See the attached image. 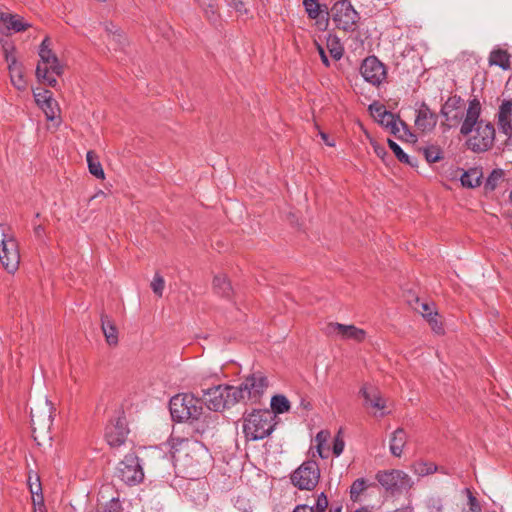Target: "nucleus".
<instances>
[{
    "mask_svg": "<svg viewBox=\"0 0 512 512\" xmlns=\"http://www.w3.org/2000/svg\"><path fill=\"white\" fill-rule=\"evenodd\" d=\"M228 5L236 11L241 12L244 9V3L241 0H226Z\"/></svg>",
    "mask_w": 512,
    "mask_h": 512,
    "instance_id": "53",
    "label": "nucleus"
},
{
    "mask_svg": "<svg viewBox=\"0 0 512 512\" xmlns=\"http://www.w3.org/2000/svg\"><path fill=\"white\" fill-rule=\"evenodd\" d=\"M101 328L105 336L106 342L111 346L117 345L118 330L112 319L105 314L101 315Z\"/></svg>",
    "mask_w": 512,
    "mask_h": 512,
    "instance_id": "24",
    "label": "nucleus"
},
{
    "mask_svg": "<svg viewBox=\"0 0 512 512\" xmlns=\"http://www.w3.org/2000/svg\"><path fill=\"white\" fill-rule=\"evenodd\" d=\"M0 262L9 273H14L20 263L18 241L11 226L0 224Z\"/></svg>",
    "mask_w": 512,
    "mask_h": 512,
    "instance_id": "5",
    "label": "nucleus"
},
{
    "mask_svg": "<svg viewBox=\"0 0 512 512\" xmlns=\"http://www.w3.org/2000/svg\"><path fill=\"white\" fill-rule=\"evenodd\" d=\"M401 135H404V138L402 140L411 141V142L416 140L415 135L410 132L408 126H407V131L401 130Z\"/></svg>",
    "mask_w": 512,
    "mask_h": 512,
    "instance_id": "58",
    "label": "nucleus"
},
{
    "mask_svg": "<svg viewBox=\"0 0 512 512\" xmlns=\"http://www.w3.org/2000/svg\"><path fill=\"white\" fill-rule=\"evenodd\" d=\"M117 475L128 485H136L143 480V467L135 453L125 455L124 459L118 465Z\"/></svg>",
    "mask_w": 512,
    "mask_h": 512,
    "instance_id": "11",
    "label": "nucleus"
},
{
    "mask_svg": "<svg viewBox=\"0 0 512 512\" xmlns=\"http://www.w3.org/2000/svg\"><path fill=\"white\" fill-rule=\"evenodd\" d=\"M10 80L12 85L20 91H23L27 87V82L24 78L23 64L18 60H13L12 64L8 65Z\"/></svg>",
    "mask_w": 512,
    "mask_h": 512,
    "instance_id": "21",
    "label": "nucleus"
},
{
    "mask_svg": "<svg viewBox=\"0 0 512 512\" xmlns=\"http://www.w3.org/2000/svg\"><path fill=\"white\" fill-rule=\"evenodd\" d=\"M328 436H329V433H328L327 431H320V432L316 435V441H317V443L324 444V443L327 441Z\"/></svg>",
    "mask_w": 512,
    "mask_h": 512,
    "instance_id": "56",
    "label": "nucleus"
},
{
    "mask_svg": "<svg viewBox=\"0 0 512 512\" xmlns=\"http://www.w3.org/2000/svg\"><path fill=\"white\" fill-rule=\"evenodd\" d=\"M275 415L268 409L253 410L243 416L242 431L247 441L268 437L274 430Z\"/></svg>",
    "mask_w": 512,
    "mask_h": 512,
    "instance_id": "2",
    "label": "nucleus"
},
{
    "mask_svg": "<svg viewBox=\"0 0 512 512\" xmlns=\"http://www.w3.org/2000/svg\"><path fill=\"white\" fill-rule=\"evenodd\" d=\"M303 6L305 8L308 17L311 19H319V17L324 14L325 26L328 23L329 12L326 5L322 6L319 4L317 0H303Z\"/></svg>",
    "mask_w": 512,
    "mask_h": 512,
    "instance_id": "23",
    "label": "nucleus"
},
{
    "mask_svg": "<svg viewBox=\"0 0 512 512\" xmlns=\"http://www.w3.org/2000/svg\"><path fill=\"white\" fill-rule=\"evenodd\" d=\"M272 414H282L290 410V402L284 395H274L271 398Z\"/></svg>",
    "mask_w": 512,
    "mask_h": 512,
    "instance_id": "29",
    "label": "nucleus"
},
{
    "mask_svg": "<svg viewBox=\"0 0 512 512\" xmlns=\"http://www.w3.org/2000/svg\"><path fill=\"white\" fill-rule=\"evenodd\" d=\"M440 114L444 118L442 125L448 129L462 124L465 118L464 100L458 95L449 97L442 105Z\"/></svg>",
    "mask_w": 512,
    "mask_h": 512,
    "instance_id": "12",
    "label": "nucleus"
},
{
    "mask_svg": "<svg viewBox=\"0 0 512 512\" xmlns=\"http://www.w3.org/2000/svg\"><path fill=\"white\" fill-rule=\"evenodd\" d=\"M489 64L508 70L510 69V55L506 50L494 49L489 55Z\"/></svg>",
    "mask_w": 512,
    "mask_h": 512,
    "instance_id": "26",
    "label": "nucleus"
},
{
    "mask_svg": "<svg viewBox=\"0 0 512 512\" xmlns=\"http://www.w3.org/2000/svg\"><path fill=\"white\" fill-rule=\"evenodd\" d=\"M344 440L341 438L340 433L335 437L333 442V454L338 457L342 454L344 450Z\"/></svg>",
    "mask_w": 512,
    "mask_h": 512,
    "instance_id": "47",
    "label": "nucleus"
},
{
    "mask_svg": "<svg viewBox=\"0 0 512 512\" xmlns=\"http://www.w3.org/2000/svg\"><path fill=\"white\" fill-rule=\"evenodd\" d=\"M354 512H372L368 507H360L359 509L355 510Z\"/></svg>",
    "mask_w": 512,
    "mask_h": 512,
    "instance_id": "63",
    "label": "nucleus"
},
{
    "mask_svg": "<svg viewBox=\"0 0 512 512\" xmlns=\"http://www.w3.org/2000/svg\"><path fill=\"white\" fill-rule=\"evenodd\" d=\"M497 119H498V128L501 133L508 136L509 138L512 137V101L511 100H503L498 113H497Z\"/></svg>",
    "mask_w": 512,
    "mask_h": 512,
    "instance_id": "17",
    "label": "nucleus"
},
{
    "mask_svg": "<svg viewBox=\"0 0 512 512\" xmlns=\"http://www.w3.org/2000/svg\"><path fill=\"white\" fill-rule=\"evenodd\" d=\"M86 159L88 163L89 172L97 179H104L105 173L102 168V165L97 159V157L94 156L92 151L87 152Z\"/></svg>",
    "mask_w": 512,
    "mask_h": 512,
    "instance_id": "28",
    "label": "nucleus"
},
{
    "mask_svg": "<svg viewBox=\"0 0 512 512\" xmlns=\"http://www.w3.org/2000/svg\"><path fill=\"white\" fill-rule=\"evenodd\" d=\"M421 307H422L421 314L424 317H426L428 319L433 316L432 309L430 308V306L427 303H422Z\"/></svg>",
    "mask_w": 512,
    "mask_h": 512,
    "instance_id": "55",
    "label": "nucleus"
},
{
    "mask_svg": "<svg viewBox=\"0 0 512 512\" xmlns=\"http://www.w3.org/2000/svg\"><path fill=\"white\" fill-rule=\"evenodd\" d=\"M425 506L428 512H444L443 500L437 496L429 497Z\"/></svg>",
    "mask_w": 512,
    "mask_h": 512,
    "instance_id": "38",
    "label": "nucleus"
},
{
    "mask_svg": "<svg viewBox=\"0 0 512 512\" xmlns=\"http://www.w3.org/2000/svg\"><path fill=\"white\" fill-rule=\"evenodd\" d=\"M317 49H318V52H319V55H320V58H321V61L322 63L326 66V67H329L330 66V61H329V58L326 54V51L325 49L321 46V45H318L317 46Z\"/></svg>",
    "mask_w": 512,
    "mask_h": 512,
    "instance_id": "51",
    "label": "nucleus"
},
{
    "mask_svg": "<svg viewBox=\"0 0 512 512\" xmlns=\"http://www.w3.org/2000/svg\"><path fill=\"white\" fill-rule=\"evenodd\" d=\"M379 484L390 494H400L413 486L411 477L402 470L379 471L376 474Z\"/></svg>",
    "mask_w": 512,
    "mask_h": 512,
    "instance_id": "10",
    "label": "nucleus"
},
{
    "mask_svg": "<svg viewBox=\"0 0 512 512\" xmlns=\"http://www.w3.org/2000/svg\"><path fill=\"white\" fill-rule=\"evenodd\" d=\"M360 73L364 80L373 86L381 85L387 78L386 67L376 56H369L363 60Z\"/></svg>",
    "mask_w": 512,
    "mask_h": 512,
    "instance_id": "13",
    "label": "nucleus"
},
{
    "mask_svg": "<svg viewBox=\"0 0 512 512\" xmlns=\"http://www.w3.org/2000/svg\"><path fill=\"white\" fill-rule=\"evenodd\" d=\"M291 483L299 490H313L320 479L319 465L314 460L304 461L290 476Z\"/></svg>",
    "mask_w": 512,
    "mask_h": 512,
    "instance_id": "9",
    "label": "nucleus"
},
{
    "mask_svg": "<svg viewBox=\"0 0 512 512\" xmlns=\"http://www.w3.org/2000/svg\"><path fill=\"white\" fill-rule=\"evenodd\" d=\"M319 135H320L321 139L324 141V143L327 146H330V147H334L335 146V142L330 140V138H329L327 133L320 131Z\"/></svg>",
    "mask_w": 512,
    "mask_h": 512,
    "instance_id": "57",
    "label": "nucleus"
},
{
    "mask_svg": "<svg viewBox=\"0 0 512 512\" xmlns=\"http://www.w3.org/2000/svg\"><path fill=\"white\" fill-rule=\"evenodd\" d=\"M323 446H324V444L318 443L317 444V452L321 458H326L327 456L323 454Z\"/></svg>",
    "mask_w": 512,
    "mask_h": 512,
    "instance_id": "61",
    "label": "nucleus"
},
{
    "mask_svg": "<svg viewBox=\"0 0 512 512\" xmlns=\"http://www.w3.org/2000/svg\"><path fill=\"white\" fill-rule=\"evenodd\" d=\"M360 394L365 399V403L377 410H384L386 407V400L382 397L379 389L373 385L365 384Z\"/></svg>",
    "mask_w": 512,
    "mask_h": 512,
    "instance_id": "20",
    "label": "nucleus"
},
{
    "mask_svg": "<svg viewBox=\"0 0 512 512\" xmlns=\"http://www.w3.org/2000/svg\"><path fill=\"white\" fill-rule=\"evenodd\" d=\"M39 107L44 112L46 119L48 121L55 120L60 114L59 105L54 98H52L51 100H48V102H46L45 104H43Z\"/></svg>",
    "mask_w": 512,
    "mask_h": 512,
    "instance_id": "32",
    "label": "nucleus"
},
{
    "mask_svg": "<svg viewBox=\"0 0 512 512\" xmlns=\"http://www.w3.org/2000/svg\"><path fill=\"white\" fill-rule=\"evenodd\" d=\"M425 159L429 163H435L443 158L442 150L438 146H429L423 149Z\"/></svg>",
    "mask_w": 512,
    "mask_h": 512,
    "instance_id": "36",
    "label": "nucleus"
},
{
    "mask_svg": "<svg viewBox=\"0 0 512 512\" xmlns=\"http://www.w3.org/2000/svg\"><path fill=\"white\" fill-rule=\"evenodd\" d=\"M50 45L49 37H45L39 46L38 55L40 60L36 67V77L40 82L55 87L58 83L56 77L62 75L63 66Z\"/></svg>",
    "mask_w": 512,
    "mask_h": 512,
    "instance_id": "3",
    "label": "nucleus"
},
{
    "mask_svg": "<svg viewBox=\"0 0 512 512\" xmlns=\"http://www.w3.org/2000/svg\"><path fill=\"white\" fill-rule=\"evenodd\" d=\"M203 399L209 410L218 412L238 403L235 386L215 385L203 390Z\"/></svg>",
    "mask_w": 512,
    "mask_h": 512,
    "instance_id": "6",
    "label": "nucleus"
},
{
    "mask_svg": "<svg viewBox=\"0 0 512 512\" xmlns=\"http://www.w3.org/2000/svg\"><path fill=\"white\" fill-rule=\"evenodd\" d=\"M390 133L396 136L399 139H403L404 135H401V130L407 131V124L402 121L399 116L393 120V122L387 127Z\"/></svg>",
    "mask_w": 512,
    "mask_h": 512,
    "instance_id": "37",
    "label": "nucleus"
},
{
    "mask_svg": "<svg viewBox=\"0 0 512 512\" xmlns=\"http://www.w3.org/2000/svg\"><path fill=\"white\" fill-rule=\"evenodd\" d=\"M482 178V169L479 167H473L461 175L460 181L463 187L475 188L481 185Z\"/></svg>",
    "mask_w": 512,
    "mask_h": 512,
    "instance_id": "25",
    "label": "nucleus"
},
{
    "mask_svg": "<svg viewBox=\"0 0 512 512\" xmlns=\"http://www.w3.org/2000/svg\"><path fill=\"white\" fill-rule=\"evenodd\" d=\"M328 498L324 492L320 493L316 499V503L310 506L311 512H325L328 508Z\"/></svg>",
    "mask_w": 512,
    "mask_h": 512,
    "instance_id": "39",
    "label": "nucleus"
},
{
    "mask_svg": "<svg viewBox=\"0 0 512 512\" xmlns=\"http://www.w3.org/2000/svg\"><path fill=\"white\" fill-rule=\"evenodd\" d=\"M329 335H337L343 340H354L362 342L366 338V331L354 325H345L341 323H329L326 328Z\"/></svg>",
    "mask_w": 512,
    "mask_h": 512,
    "instance_id": "15",
    "label": "nucleus"
},
{
    "mask_svg": "<svg viewBox=\"0 0 512 512\" xmlns=\"http://www.w3.org/2000/svg\"><path fill=\"white\" fill-rule=\"evenodd\" d=\"M0 23L8 33L11 31L15 33L23 32L32 26L29 22H26L23 17L6 12H0Z\"/></svg>",
    "mask_w": 512,
    "mask_h": 512,
    "instance_id": "19",
    "label": "nucleus"
},
{
    "mask_svg": "<svg viewBox=\"0 0 512 512\" xmlns=\"http://www.w3.org/2000/svg\"><path fill=\"white\" fill-rule=\"evenodd\" d=\"M374 152L377 154L378 157L384 159V157L387 155V151L385 147L379 145V144H373Z\"/></svg>",
    "mask_w": 512,
    "mask_h": 512,
    "instance_id": "54",
    "label": "nucleus"
},
{
    "mask_svg": "<svg viewBox=\"0 0 512 512\" xmlns=\"http://www.w3.org/2000/svg\"><path fill=\"white\" fill-rule=\"evenodd\" d=\"M368 485L364 478L356 479L350 486V498L353 502L359 500L360 495L367 489Z\"/></svg>",
    "mask_w": 512,
    "mask_h": 512,
    "instance_id": "33",
    "label": "nucleus"
},
{
    "mask_svg": "<svg viewBox=\"0 0 512 512\" xmlns=\"http://www.w3.org/2000/svg\"><path fill=\"white\" fill-rule=\"evenodd\" d=\"M169 410L176 422L198 420L202 414V404L192 394H177L170 399Z\"/></svg>",
    "mask_w": 512,
    "mask_h": 512,
    "instance_id": "4",
    "label": "nucleus"
},
{
    "mask_svg": "<svg viewBox=\"0 0 512 512\" xmlns=\"http://www.w3.org/2000/svg\"><path fill=\"white\" fill-rule=\"evenodd\" d=\"M327 49L334 60H340L344 53V48L336 36H329L327 39Z\"/></svg>",
    "mask_w": 512,
    "mask_h": 512,
    "instance_id": "30",
    "label": "nucleus"
},
{
    "mask_svg": "<svg viewBox=\"0 0 512 512\" xmlns=\"http://www.w3.org/2000/svg\"><path fill=\"white\" fill-rule=\"evenodd\" d=\"M2 49H3L4 58L8 62V65L12 64L13 60H17V58L15 56L16 48L13 43L5 41L2 44Z\"/></svg>",
    "mask_w": 512,
    "mask_h": 512,
    "instance_id": "41",
    "label": "nucleus"
},
{
    "mask_svg": "<svg viewBox=\"0 0 512 512\" xmlns=\"http://www.w3.org/2000/svg\"><path fill=\"white\" fill-rule=\"evenodd\" d=\"M437 471V466L432 462H418L414 464V472L419 476H427Z\"/></svg>",
    "mask_w": 512,
    "mask_h": 512,
    "instance_id": "35",
    "label": "nucleus"
},
{
    "mask_svg": "<svg viewBox=\"0 0 512 512\" xmlns=\"http://www.w3.org/2000/svg\"><path fill=\"white\" fill-rule=\"evenodd\" d=\"M396 117L397 115L390 111H387L385 115L381 116V118L378 120V123L383 127L387 128L393 122V120H395Z\"/></svg>",
    "mask_w": 512,
    "mask_h": 512,
    "instance_id": "48",
    "label": "nucleus"
},
{
    "mask_svg": "<svg viewBox=\"0 0 512 512\" xmlns=\"http://www.w3.org/2000/svg\"><path fill=\"white\" fill-rule=\"evenodd\" d=\"M129 429L125 417L118 416L105 429V439L110 447H120L126 442Z\"/></svg>",
    "mask_w": 512,
    "mask_h": 512,
    "instance_id": "14",
    "label": "nucleus"
},
{
    "mask_svg": "<svg viewBox=\"0 0 512 512\" xmlns=\"http://www.w3.org/2000/svg\"><path fill=\"white\" fill-rule=\"evenodd\" d=\"M428 321L433 329V331H435L436 333L440 334L443 332V328H442V325L441 323H439V321L437 320L436 318V314L430 318H428Z\"/></svg>",
    "mask_w": 512,
    "mask_h": 512,
    "instance_id": "50",
    "label": "nucleus"
},
{
    "mask_svg": "<svg viewBox=\"0 0 512 512\" xmlns=\"http://www.w3.org/2000/svg\"><path fill=\"white\" fill-rule=\"evenodd\" d=\"M464 492L467 494L469 510L467 512H481V505L477 498L473 495L469 488H465Z\"/></svg>",
    "mask_w": 512,
    "mask_h": 512,
    "instance_id": "42",
    "label": "nucleus"
},
{
    "mask_svg": "<svg viewBox=\"0 0 512 512\" xmlns=\"http://www.w3.org/2000/svg\"><path fill=\"white\" fill-rule=\"evenodd\" d=\"M369 110L377 122L381 118V116L385 115L387 112L386 108L383 105L377 103L371 104L369 106Z\"/></svg>",
    "mask_w": 512,
    "mask_h": 512,
    "instance_id": "46",
    "label": "nucleus"
},
{
    "mask_svg": "<svg viewBox=\"0 0 512 512\" xmlns=\"http://www.w3.org/2000/svg\"><path fill=\"white\" fill-rule=\"evenodd\" d=\"M126 42V37L122 34V38L116 37L113 39L112 37H109L107 46L112 50H121L126 45Z\"/></svg>",
    "mask_w": 512,
    "mask_h": 512,
    "instance_id": "44",
    "label": "nucleus"
},
{
    "mask_svg": "<svg viewBox=\"0 0 512 512\" xmlns=\"http://www.w3.org/2000/svg\"><path fill=\"white\" fill-rule=\"evenodd\" d=\"M198 2L199 5L203 6V7H208L212 10V12H214L213 8H214V0H196Z\"/></svg>",
    "mask_w": 512,
    "mask_h": 512,
    "instance_id": "59",
    "label": "nucleus"
},
{
    "mask_svg": "<svg viewBox=\"0 0 512 512\" xmlns=\"http://www.w3.org/2000/svg\"><path fill=\"white\" fill-rule=\"evenodd\" d=\"M437 117L431 112L430 108L425 104L422 105L417 110V115L415 119V126L418 130L422 132H428L433 130L436 126Z\"/></svg>",
    "mask_w": 512,
    "mask_h": 512,
    "instance_id": "18",
    "label": "nucleus"
},
{
    "mask_svg": "<svg viewBox=\"0 0 512 512\" xmlns=\"http://www.w3.org/2000/svg\"><path fill=\"white\" fill-rule=\"evenodd\" d=\"M33 504H34V512H46V508H45V505L43 502L42 495L39 496L38 502H36V500L33 499Z\"/></svg>",
    "mask_w": 512,
    "mask_h": 512,
    "instance_id": "52",
    "label": "nucleus"
},
{
    "mask_svg": "<svg viewBox=\"0 0 512 512\" xmlns=\"http://www.w3.org/2000/svg\"><path fill=\"white\" fill-rule=\"evenodd\" d=\"M213 289L215 293L221 295L222 297L229 298L232 294L231 284L227 279V276L224 274H219L214 277Z\"/></svg>",
    "mask_w": 512,
    "mask_h": 512,
    "instance_id": "27",
    "label": "nucleus"
},
{
    "mask_svg": "<svg viewBox=\"0 0 512 512\" xmlns=\"http://www.w3.org/2000/svg\"><path fill=\"white\" fill-rule=\"evenodd\" d=\"M407 443V433L403 428H397L391 435L389 450L395 457H400L403 453V448Z\"/></svg>",
    "mask_w": 512,
    "mask_h": 512,
    "instance_id": "22",
    "label": "nucleus"
},
{
    "mask_svg": "<svg viewBox=\"0 0 512 512\" xmlns=\"http://www.w3.org/2000/svg\"><path fill=\"white\" fill-rule=\"evenodd\" d=\"M329 15H331L335 26L345 32L355 31L360 20L359 13L348 0H339L335 2L331 7Z\"/></svg>",
    "mask_w": 512,
    "mask_h": 512,
    "instance_id": "8",
    "label": "nucleus"
},
{
    "mask_svg": "<svg viewBox=\"0 0 512 512\" xmlns=\"http://www.w3.org/2000/svg\"><path fill=\"white\" fill-rule=\"evenodd\" d=\"M268 387V379L262 372H255L247 376L244 381L235 386L238 401L256 403Z\"/></svg>",
    "mask_w": 512,
    "mask_h": 512,
    "instance_id": "7",
    "label": "nucleus"
},
{
    "mask_svg": "<svg viewBox=\"0 0 512 512\" xmlns=\"http://www.w3.org/2000/svg\"><path fill=\"white\" fill-rule=\"evenodd\" d=\"M104 28H105L108 38L109 37H112L113 39L116 37L122 38V33L116 28V26L114 24L106 23Z\"/></svg>",
    "mask_w": 512,
    "mask_h": 512,
    "instance_id": "49",
    "label": "nucleus"
},
{
    "mask_svg": "<svg viewBox=\"0 0 512 512\" xmlns=\"http://www.w3.org/2000/svg\"><path fill=\"white\" fill-rule=\"evenodd\" d=\"M45 229L42 225H35L34 226V233L36 237L41 238L44 235Z\"/></svg>",
    "mask_w": 512,
    "mask_h": 512,
    "instance_id": "60",
    "label": "nucleus"
},
{
    "mask_svg": "<svg viewBox=\"0 0 512 512\" xmlns=\"http://www.w3.org/2000/svg\"><path fill=\"white\" fill-rule=\"evenodd\" d=\"M504 172L502 169H494L487 177L485 183H484V190L485 192H493L499 182L503 179Z\"/></svg>",
    "mask_w": 512,
    "mask_h": 512,
    "instance_id": "31",
    "label": "nucleus"
},
{
    "mask_svg": "<svg viewBox=\"0 0 512 512\" xmlns=\"http://www.w3.org/2000/svg\"><path fill=\"white\" fill-rule=\"evenodd\" d=\"M175 439L171 438L169 441V444L171 445V448H175L176 444L174 443Z\"/></svg>",
    "mask_w": 512,
    "mask_h": 512,
    "instance_id": "64",
    "label": "nucleus"
},
{
    "mask_svg": "<svg viewBox=\"0 0 512 512\" xmlns=\"http://www.w3.org/2000/svg\"><path fill=\"white\" fill-rule=\"evenodd\" d=\"M387 143L400 162L409 164L411 166L415 165V163L410 159V157L402 150V148L395 141L388 139Z\"/></svg>",
    "mask_w": 512,
    "mask_h": 512,
    "instance_id": "34",
    "label": "nucleus"
},
{
    "mask_svg": "<svg viewBox=\"0 0 512 512\" xmlns=\"http://www.w3.org/2000/svg\"><path fill=\"white\" fill-rule=\"evenodd\" d=\"M34 98H35V102L37 103V105L41 106V105L45 104L46 102H48V100H51L53 97H52V93L49 90H43V91L34 93Z\"/></svg>",
    "mask_w": 512,
    "mask_h": 512,
    "instance_id": "45",
    "label": "nucleus"
},
{
    "mask_svg": "<svg viewBox=\"0 0 512 512\" xmlns=\"http://www.w3.org/2000/svg\"><path fill=\"white\" fill-rule=\"evenodd\" d=\"M102 512H124V509L119 498H112L105 504Z\"/></svg>",
    "mask_w": 512,
    "mask_h": 512,
    "instance_id": "43",
    "label": "nucleus"
},
{
    "mask_svg": "<svg viewBox=\"0 0 512 512\" xmlns=\"http://www.w3.org/2000/svg\"><path fill=\"white\" fill-rule=\"evenodd\" d=\"M482 105L478 98L474 97L468 102L465 118L460 125V134L463 136L475 132L467 141L469 150L475 153H482L490 150L495 141L494 125L486 120L480 119Z\"/></svg>",
    "mask_w": 512,
    "mask_h": 512,
    "instance_id": "1",
    "label": "nucleus"
},
{
    "mask_svg": "<svg viewBox=\"0 0 512 512\" xmlns=\"http://www.w3.org/2000/svg\"><path fill=\"white\" fill-rule=\"evenodd\" d=\"M328 512H342V506L341 505H332L330 508H329V511Z\"/></svg>",
    "mask_w": 512,
    "mask_h": 512,
    "instance_id": "62",
    "label": "nucleus"
},
{
    "mask_svg": "<svg viewBox=\"0 0 512 512\" xmlns=\"http://www.w3.org/2000/svg\"><path fill=\"white\" fill-rule=\"evenodd\" d=\"M164 287H165V280H164V278L160 274L156 273L154 275V278H153L152 282H151V289H152V291L157 296L161 297L162 294H163Z\"/></svg>",
    "mask_w": 512,
    "mask_h": 512,
    "instance_id": "40",
    "label": "nucleus"
},
{
    "mask_svg": "<svg viewBox=\"0 0 512 512\" xmlns=\"http://www.w3.org/2000/svg\"><path fill=\"white\" fill-rule=\"evenodd\" d=\"M31 426L33 432L37 430L48 431L53 423L51 407L48 406V401L42 408L31 409Z\"/></svg>",
    "mask_w": 512,
    "mask_h": 512,
    "instance_id": "16",
    "label": "nucleus"
}]
</instances>
